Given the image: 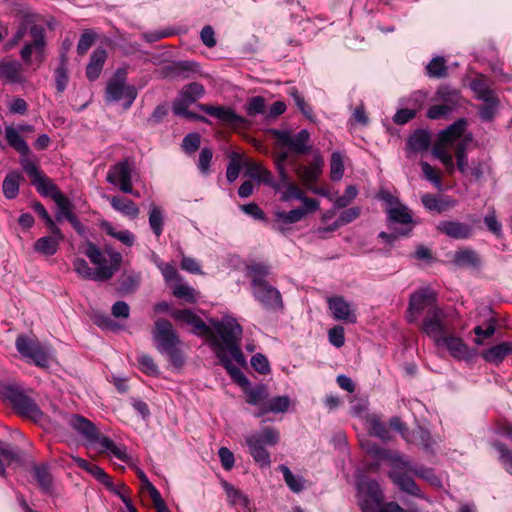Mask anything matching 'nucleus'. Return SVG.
Returning <instances> with one entry per match:
<instances>
[{
  "label": "nucleus",
  "instance_id": "obj_12",
  "mask_svg": "<svg viewBox=\"0 0 512 512\" xmlns=\"http://www.w3.org/2000/svg\"><path fill=\"white\" fill-rule=\"evenodd\" d=\"M68 424L89 443L99 442L102 438L96 425L79 414H72L68 419Z\"/></svg>",
  "mask_w": 512,
  "mask_h": 512
},
{
  "label": "nucleus",
  "instance_id": "obj_26",
  "mask_svg": "<svg viewBox=\"0 0 512 512\" xmlns=\"http://www.w3.org/2000/svg\"><path fill=\"white\" fill-rule=\"evenodd\" d=\"M106 58L107 52L103 48H97L92 52L86 67V76L90 81H95L99 78Z\"/></svg>",
  "mask_w": 512,
  "mask_h": 512
},
{
  "label": "nucleus",
  "instance_id": "obj_57",
  "mask_svg": "<svg viewBox=\"0 0 512 512\" xmlns=\"http://www.w3.org/2000/svg\"><path fill=\"white\" fill-rule=\"evenodd\" d=\"M426 98L427 94L425 92L415 91L407 99H403L401 103L410 109H415V113H417L424 106Z\"/></svg>",
  "mask_w": 512,
  "mask_h": 512
},
{
  "label": "nucleus",
  "instance_id": "obj_24",
  "mask_svg": "<svg viewBox=\"0 0 512 512\" xmlns=\"http://www.w3.org/2000/svg\"><path fill=\"white\" fill-rule=\"evenodd\" d=\"M205 94V88L198 82H192L184 85L180 90L179 97L173 104L191 105Z\"/></svg>",
  "mask_w": 512,
  "mask_h": 512
},
{
  "label": "nucleus",
  "instance_id": "obj_29",
  "mask_svg": "<svg viewBox=\"0 0 512 512\" xmlns=\"http://www.w3.org/2000/svg\"><path fill=\"white\" fill-rule=\"evenodd\" d=\"M73 461L77 464L78 467L92 474L99 482L105 485L107 489L113 488V482L111 477L102 468L95 464H91L85 459H82L77 456H73Z\"/></svg>",
  "mask_w": 512,
  "mask_h": 512
},
{
  "label": "nucleus",
  "instance_id": "obj_31",
  "mask_svg": "<svg viewBox=\"0 0 512 512\" xmlns=\"http://www.w3.org/2000/svg\"><path fill=\"white\" fill-rule=\"evenodd\" d=\"M110 204L114 210L132 219L137 218L140 212L137 205L128 198L113 196L110 198Z\"/></svg>",
  "mask_w": 512,
  "mask_h": 512
},
{
  "label": "nucleus",
  "instance_id": "obj_5",
  "mask_svg": "<svg viewBox=\"0 0 512 512\" xmlns=\"http://www.w3.org/2000/svg\"><path fill=\"white\" fill-rule=\"evenodd\" d=\"M6 400L20 416L30 419L35 423L41 422L45 418L35 399L29 392L18 386H8L4 392Z\"/></svg>",
  "mask_w": 512,
  "mask_h": 512
},
{
  "label": "nucleus",
  "instance_id": "obj_20",
  "mask_svg": "<svg viewBox=\"0 0 512 512\" xmlns=\"http://www.w3.org/2000/svg\"><path fill=\"white\" fill-rule=\"evenodd\" d=\"M439 345L447 348L451 356L458 360H468L473 356V352L459 337L444 335Z\"/></svg>",
  "mask_w": 512,
  "mask_h": 512
},
{
  "label": "nucleus",
  "instance_id": "obj_62",
  "mask_svg": "<svg viewBox=\"0 0 512 512\" xmlns=\"http://www.w3.org/2000/svg\"><path fill=\"white\" fill-rule=\"evenodd\" d=\"M247 402L251 405H258L268 398V391L264 385L247 390Z\"/></svg>",
  "mask_w": 512,
  "mask_h": 512
},
{
  "label": "nucleus",
  "instance_id": "obj_41",
  "mask_svg": "<svg viewBox=\"0 0 512 512\" xmlns=\"http://www.w3.org/2000/svg\"><path fill=\"white\" fill-rule=\"evenodd\" d=\"M405 441L415 445H420L424 449H429L431 447V435L429 431L422 427L409 431L408 434L405 435Z\"/></svg>",
  "mask_w": 512,
  "mask_h": 512
},
{
  "label": "nucleus",
  "instance_id": "obj_35",
  "mask_svg": "<svg viewBox=\"0 0 512 512\" xmlns=\"http://www.w3.org/2000/svg\"><path fill=\"white\" fill-rule=\"evenodd\" d=\"M101 228L106 232L107 235L117 239L127 247H131L135 243V235L129 230L117 231L115 227L108 221H103L101 223Z\"/></svg>",
  "mask_w": 512,
  "mask_h": 512
},
{
  "label": "nucleus",
  "instance_id": "obj_64",
  "mask_svg": "<svg viewBox=\"0 0 512 512\" xmlns=\"http://www.w3.org/2000/svg\"><path fill=\"white\" fill-rule=\"evenodd\" d=\"M494 448L499 452V459L505 469L512 474V451L508 450L504 444L496 442Z\"/></svg>",
  "mask_w": 512,
  "mask_h": 512
},
{
  "label": "nucleus",
  "instance_id": "obj_23",
  "mask_svg": "<svg viewBox=\"0 0 512 512\" xmlns=\"http://www.w3.org/2000/svg\"><path fill=\"white\" fill-rule=\"evenodd\" d=\"M435 100L446 106L452 112L462 105L463 98L460 92L449 86H440L435 93Z\"/></svg>",
  "mask_w": 512,
  "mask_h": 512
},
{
  "label": "nucleus",
  "instance_id": "obj_32",
  "mask_svg": "<svg viewBox=\"0 0 512 512\" xmlns=\"http://www.w3.org/2000/svg\"><path fill=\"white\" fill-rule=\"evenodd\" d=\"M306 215V211L302 208H296L290 210L289 212L281 211L276 213V222L274 224V229L283 232L284 228L281 226L283 224H294L302 220V218Z\"/></svg>",
  "mask_w": 512,
  "mask_h": 512
},
{
  "label": "nucleus",
  "instance_id": "obj_11",
  "mask_svg": "<svg viewBox=\"0 0 512 512\" xmlns=\"http://www.w3.org/2000/svg\"><path fill=\"white\" fill-rule=\"evenodd\" d=\"M273 135L282 146H287L291 151L296 154H305L309 151L310 133L303 129L296 135H291L289 131L274 130Z\"/></svg>",
  "mask_w": 512,
  "mask_h": 512
},
{
  "label": "nucleus",
  "instance_id": "obj_39",
  "mask_svg": "<svg viewBox=\"0 0 512 512\" xmlns=\"http://www.w3.org/2000/svg\"><path fill=\"white\" fill-rule=\"evenodd\" d=\"M33 472L40 488L46 493L51 492L53 480L48 466L45 464L34 465Z\"/></svg>",
  "mask_w": 512,
  "mask_h": 512
},
{
  "label": "nucleus",
  "instance_id": "obj_63",
  "mask_svg": "<svg viewBox=\"0 0 512 512\" xmlns=\"http://www.w3.org/2000/svg\"><path fill=\"white\" fill-rule=\"evenodd\" d=\"M173 295L177 298L184 299L188 303L196 301L195 290L187 284H178L173 288Z\"/></svg>",
  "mask_w": 512,
  "mask_h": 512
},
{
  "label": "nucleus",
  "instance_id": "obj_46",
  "mask_svg": "<svg viewBox=\"0 0 512 512\" xmlns=\"http://www.w3.org/2000/svg\"><path fill=\"white\" fill-rule=\"evenodd\" d=\"M448 144H442L440 141L433 147L432 154L439 159L442 164L445 166L446 171L449 174H453L455 171V166L453 162V158L451 154L448 152L447 147Z\"/></svg>",
  "mask_w": 512,
  "mask_h": 512
},
{
  "label": "nucleus",
  "instance_id": "obj_42",
  "mask_svg": "<svg viewBox=\"0 0 512 512\" xmlns=\"http://www.w3.org/2000/svg\"><path fill=\"white\" fill-rule=\"evenodd\" d=\"M149 226L155 236L159 237L162 234L164 227V212L155 204H151L149 209Z\"/></svg>",
  "mask_w": 512,
  "mask_h": 512
},
{
  "label": "nucleus",
  "instance_id": "obj_28",
  "mask_svg": "<svg viewBox=\"0 0 512 512\" xmlns=\"http://www.w3.org/2000/svg\"><path fill=\"white\" fill-rule=\"evenodd\" d=\"M467 127V120L460 118L446 129L439 133L438 139L442 144L452 145L464 133Z\"/></svg>",
  "mask_w": 512,
  "mask_h": 512
},
{
  "label": "nucleus",
  "instance_id": "obj_2",
  "mask_svg": "<svg viewBox=\"0 0 512 512\" xmlns=\"http://www.w3.org/2000/svg\"><path fill=\"white\" fill-rule=\"evenodd\" d=\"M367 451L376 458L387 459L391 462L392 469L389 472V477L401 491L423 498L419 486L414 481V464L411 461L400 454L391 453L375 445L368 447Z\"/></svg>",
  "mask_w": 512,
  "mask_h": 512
},
{
  "label": "nucleus",
  "instance_id": "obj_18",
  "mask_svg": "<svg viewBox=\"0 0 512 512\" xmlns=\"http://www.w3.org/2000/svg\"><path fill=\"white\" fill-rule=\"evenodd\" d=\"M74 271L82 278L94 281H107L111 279L109 269L97 267L91 268L83 258H75L73 261Z\"/></svg>",
  "mask_w": 512,
  "mask_h": 512
},
{
  "label": "nucleus",
  "instance_id": "obj_1",
  "mask_svg": "<svg viewBox=\"0 0 512 512\" xmlns=\"http://www.w3.org/2000/svg\"><path fill=\"white\" fill-rule=\"evenodd\" d=\"M189 325L193 327L195 334L210 336L212 349L220 360V363L239 385L242 387L247 386L249 384L248 379L233 363V361L239 365L246 363L240 348L243 333L241 325L233 318L223 321H212V326L217 336L214 335L212 329L196 314Z\"/></svg>",
  "mask_w": 512,
  "mask_h": 512
},
{
  "label": "nucleus",
  "instance_id": "obj_3",
  "mask_svg": "<svg viewBox=\"0 0 512 512\" xmlns=\"http://www.w3.org/2000/svg\"><path fill=\"white\" fill-rule=\"evenodd\" d=\"M153 339L156 342L157 349L162 354H166L175 367H181L184 364L185 359L179 349L181 341L169 321L159 319L155 322Z\"/></svg>",
  "mask_w": 512,
  "mask_h": 512
},
{
  "label": "nucleus",
  "instance_id": "obj_54",
  "mask_svg": "<svg viewBox=\"0 0 512 512\" xmlns=\"http://www.w3.org/2000/svg\"><path fill=\"white\" fill-rule=\"evenodd\" d=\"M56 88L59 92H63L68 83L67 75V59L62 55L60 65L55 70Z\"/></svg>",
  "mask_w": 512,
  "mask_h": 512
},
{
  "label": "nucleus",
  "instance_id": "obj_44",
  "mask_svg": "<svg viewBox=\"0 0 512 512\" xmlns=\"http://www.w3.org/2000/svg\"><path fill=\"white\" fill-rule=\"evenodd\" d=\"M21 175L18 172H10L3 181V193L7 199H13L18 195Z\"/></svg>",
  "mask_w": 512,
  "mask_h": 512
},
{
  "label": "nucleus",
  "instance_id": "obj_7",
  "mask_svg": "<svg viewBox=\"0 0 512 512\" xmlns=\"http://www.w3.org/2000/svg\"><path fill=\"white\" fill-rule=\"evenodd\" d=\"M17 351L40 368L49 366V351L36 338L19 335L15 342Z\"/></svg>",
  "mask_w": 512,
  "mask_h": 512
},
{
  "label": "nucleus",
  "instance_id": "obj_22",
  "mask_svg": "<svg viewBox=\"0 0 512 512\" xmlns=\"http://www.w3.org/2000/svg\"><path fill=\"white\" fill-rule=\"evenodd\" d=\"M0 78L8 83L16 84L24 81L22 64L16 60L0 61Z\"/></svg>",
  "mask_w": 512,
  "mask_h": 512
},
{
  "label": "nucleus",
  "instance_id": "obj_19",
  "mask_svg": "<svg viewBox=\"0 0 512 512\" xmlns=\"http://www.w3.org/2000/svg\"><path fill=\"white\" fill-rule=\"evenodd\" d=\"M329 309L336 320L348 323L356 322V315L351 309L350 304L341 296H335L328 299Z\"/></svg>",
  "mask_w": 512,
  "mask_h": 512
},
{
  "label": "nucleus",
  "instance_id": "obj_14",
  "mask_svg": "<svg viewBox=\"0 0 512 512\" xmlns=\"http://www.w3.org/2000/svg\"><path fill=\"white\" fill-rule=\"evenodd\" d=\"M387 225L389 229H406L409 233L413 228V218L410 209L402 204L392 208H386Z\"/></svg>",
  "mask_w": 512,
  "mask_h": 512
},
{
  "label": "nucleus",
  "instance_id": "obj_52",
  "mask_svg": "<svg viewBox=\"0 0 512 512\" xmlns=\"http://www.w3.org/2000/svg\"><path fill=\"white\" fill-rule=\"evenodd\" d=\"M454 261L459 266L477 267L480 263L477 254L470 249L456 252Z\"/></svg>",
  "mask_w": 512,
  "mask_h": 512
},
{
  "label": "nucleus",
  "instance_id": "obj_60",
  "mask_svg": "<svg viewBox=\"0 0 512 512\" xmlns=\"http://www.w3.org/2000/svg\"><path fill=\"white\" fill-rule=\"evenodd\" d=\"M16 452L9 445L0 444V476H5V464H10L17 460Z\"/></svg>",
  "mask_w": 512,
  "mask_h": 512
},
{
  "label": "nucleus",
  "instance_id": "obj_40",
  "mask_svg": "<svg viewBox=\"0 0 512 512\" xmlns=\"http://www.w3.org/2000/svg\"><path fill=\"white\" fill-rule=\"evenodd\" d=\"M36 187L37 191L45 197H50L55 201L58 195H62L63 193L58 189V187L45 176H41L37 181L33 183Z\"/></svg>",
  "mask_w": 512,
  "mask_h": 512
},
{
  "label": "nucleus",
  "instance_id": "obj_45",
  "mask_svg": "<svg viewBox=\"0 0 512 512\" xmlns=\"http://www.w3.org/2000/svg\"><path fill=\"white\" fill-rule=\"evenodd\" d=\"M229 164L227 166L226 170V177L228 182L232 183L234 182L240 173V170L242 166H244V157L242 154L234 151L229 156Z\"/></svg>",
  "mask_w": 512,
  "mask_h": 512
},
{
  "label": "nucleus",
  "instance_id": "obj_36",
  "mask_svg": "<svg viewBox=\"0 0 512 512\" xmlns=\"http://www.w3.org/2000/svg\"><path fill=\"white\" fill-rule=\"evenodd\" d=\"M5 136L8 144L12 146L21 156H28L30 148L19 132L13 127H6Z\"/></svg>",
  "mask_w": 512,
  "mask_h": 512
},
{
  "label": "nucleus",
  "instance_id": "obj_58",
  "mask_svg": "<svg viewBox=\"0 0 512 512\" xmlns=\"http://www.w3.org/2000/svg\"><path fill=\"white\" fill-rule=\"evenodd\" d=\"M420 166L422 169L423 177L433 183V185L438 189H442L441 178L437 172V170L432 167L429 163L425 161H420Z\"/></svg>",
  "mask_w": 512,
  "mask_h": 512
},
{
  "label": "nucleus",
  "instance_id": "obj_21",
  "mask_svg": "<svg viewBox=\"0 0 512 512\" xmlns=\"http://www.w3.org/2000/svg\"><path fill=\"white\" fill-rule=\"evenodd\" d=\"M30 35L32 37L31 43H26L20 51L21 58L25 63H30L31 54L33 50L41 53L45 45L44 41V29L39 25H32L29 28Z\"/></svg>",
  "mask_w": 512,
  "mask_h": 512
},
{
  "label": "nucleus",
  "instance_id": "obj_49",
  "mask_svg": "<svg viewBox=\"0 0 512 512\" xmlns=\"http://www.w3.org/2000/svg\"><path fill=\"white\" fill-rule=\"evenodd\" d=\"M367 423L369 425V432L371 435L376 436L383 441H388L391 439L389 429L383 422L380 421L378 416H370L367 420Z\"/></svg>",
  "mask_w": 512,
  "mask_h": 512
},
{
  "label": "nucleus",
  "instance_id": "obj_33",
  "mask_svg": "<svg viewBox=\"0 0 512 512\" xmlns=\"http://www.w3.org/2000/svg\"><path fill=\"white\" fill-rule=\"evenodd\" d=\"M280 183L282 186L281 200L284 202L291 201L292 199L300 200L303 198V192L299 189V187L290 181L287 172H281Z\"/></svg>",
  "mask_w": 512,
  "mask_h": 512
},
{
  "label": "nucleus",
  "instance_id": "obj_9",
  "mask_svg": "<svg viewBox=\"0 0 512 512\" xmlns=\"http://www.w3.org/2000/svg\"><path fill=\"white\" fill-rule=\"evenodd\" d=\"M133 166L128 159H125L110 167L106 180L110 184L119 185L124 193L134 194L131 182Z\"/></svg>",
  "mask_w": 512,
  "mask_h": 512
},
{
  "label": "nucleus",
  "instance_id": "obj_56",
  "mask_svg": "<svg viewBox=\"0 0 512 512\" xmlns=\"http://www.w3.org/2000/svg\"><path fill=\"white\" fill-rule=\"evenodd\" d=\"M413 471L415 477L421 478L433 486H440L441 481L434 473L433 469L414 464Z\"/></svg>",
  "mask_w": 512,
  "mask_h": 512
},
{
  "label": "nucleus",
  "instance_id": "obj_25",
  "mask_svg": "<svg viewBox=\"0 0 512 512\" xmlns=\"http://www.w3.org/2000/svg\"><path fill=\"white\" fill-rule=\"evenodd\" d=\"M198 71V65L195 62L179 61L174 62L165 68V76L171 78L187 79Z\"/></svg>",
  "mask_w": 512,
  "mask_h": 512
},
{
  "label": "nucleus",
  "instance_id": "obj_15",
  "mask_svg": "<svg viewBox=\"0 0 512 512\" xmlns=\"http://www.w3.org/2000/svg\"><path fill=\"white\" fill-rule=\"evenodd\" d=\"M48 229L51 235L40 237L33 244L34 251L45 257L55 255L59 250L60 243L64 240V235L59 227L58 233L53 228Z\"/></svg>",
  "mask_w": 512,
  "mask_h": 512
},
{
  "label": "nucleus",
  "instance_id": "obj_53",
  "mask_svg": "<svg viewBox=\"0 0 512 512\" xmlns=\"http://www.w3.org/2000/svg\"><path fill=\"white\" fill-rule=\"evenodd\" d=\"M295 172L303 184L309 189L312 188V185L318 180L320 175L319 172L315 171L310 166H299L296 168Z\"/></svg>",
  "mask_w": 512,
  "mask_h": 512
},
{
  "label": "nucleus",
  "instance_id": "obj_51",
  "mask_svg": "<svg viewBox=\"0 0 512 512\" xmlns=\"http://www.w3.org/2000/svg\"><path fill=\"white\" fill-rule=\"evenodd\" d=\"M98 443L104 450L109 451L117 459L123 462H126L128 460V455L126 453L125 447L117 446L110 438L102 436Z\"/></svg>",
  "mask_w": 512,
  "mask_h": 512
},
{
  "label": "nucleus",
  "instance_id": "obj_16",
  "mask_svg": "<svg viewBox=\"0 0 512 512\" xmlns=\"http://www.w3.org/2000/svg\"><path fill=\"white\" fill-rule=\"evenodd\" d=\"M437 230L456 240L467 239L473 234V227L470 224L457 220L440 221L437 225Z\"/></svg>",
  "mask_w": 512,
  "mask_h": 512
},
{
  "label": "nucleus",
  "instance_id": "obj_50",
  "mask_svg": "<svg viewBox=\"0 0 512 512\" xmlns=\"http://www.w3.org/2000/svg\"><path fill=\"white\" fill-rule=\"evenodd\" d=\"M278 469L282 472L284 481L290 490L299 493L304 489V479L301 476L293 475L289 467L284 464L280 465Z\"/></svg>",
  "mask_w": 512,
  "mask_h": 512
},
{
  "label": "nucleus",
  "instance_id": "obj_6",
  "mask_svg": "<svg viewBox=\"0 0 512 512\" xmlns=\"http://www.w3.org/2000/svg\"><path fill=\"white\" fill-rule=\"evenodd\" d=\"M127 72L125 69H118L106 86V100L107 102H118L123 100V107L128 109L135 101L138 92L137 89L126 83Z\"/></svg>",
  "mask_w": 512,
  "mask_h": 512
},
{
  "label": "nucleus",
  "instance_id": "obj_34",
  "mask_svg": "<svg viewBox=\"0 0 512 512\" xmlns=\"http://www.w3.org/2000/svg\"><path fill=\"white\" fill-rule=\"evenodd\" d=\"M358 490L360 493L367 495L374 503H382L384 495L377 481L364 479L358 483Z\"/></svg>",
  "mask_w": 512,
  "mask_h": 512
},
{
  "label": "nucleus",
  "instance_id": "obj_61",
  "mask_svg": "<svg viewBox=\"0 0 512 512\" xmlns=\"http://www.w3.org/2000/svg\"><path fill=\"white\" fill-rule=\"evenodd\" d=\"M455 156L457 160V168L461 173H466L468 170V157L466 155V141H461L456 144Z\"/></svg>",
  "mask_w": 512,
  "mask_h": 512
},
{
  "label": "nucleus",
  "instance_id": "obj_55",
  "mask_svg": "<svg viewBox=\"0 0 512 512\" xmlns=\"http://www.w3.org/2000/svg\"><path fill=\"white\" fill-rule=\"evenodd\" d=\"M268 267L262 263H253L248 267V274L251 278L252 288L256 287V281L267 282L265 277L268 275Z\"/></svg>",
  "mask_w": 512,
  "mask_h": 512
},
{
  "label": "nucleus",
  "instance_id": "obj_17",
  "mask_svg": "<svg viewBox=\"0 0 512 512\" xmlns=\"http://www.w3.org/2000/svg\"><path fill=\"white\" fill-rule=\"evenodd\" d=\"M198 108L227 125L237 126L245 122V119L237 115L231 108L212 106L209 104H198Z\"/></svg>",
  "mask_w": 512,
  "mask_h": 512
},
{
  "label": "nucleus",
  "instance_id": "obj_13",
  "mask_svg": "<svg viewBox=\"0 0 512 512\" xmlns=\"http://www.w3.org/2000/svg\"><path fill=\"white\" fill-rule=\"evenodd\" d=\"M436 300V294L430 288H422L410 297L409 309L407 319L409 322H413L416 318L415 314H419L427 307H433Z\"/></svg>",
  "mask_w": 512,
  "mask_h": 512
},
{
  "label": "nucleus",
  "instance_id": "obj_8",
  "mask_svg": "<svg viewBox=\"0 0 512 512\" xmlns=\"http://www.w3.org/2000/svg\"><path fill=\"white\" fill-rule=\"evenodd\" d=\"M422 329L436 344H440L441 338L448 332L444 311L437 306L430 307L423 320Z\"/></svg>",
  "mask_w": 512,
  "mask_h": 512
},
{
  "label": "nucleus",
  "instance_id": "obj_38",
  "mask_svg": "<svg viewBox=\"0 0 512 512\" xmlns=\"http://www.w3.org/2000/svg\"><path fill=\"white\" fill-rule=\"evenodd\" d=\"M57 205L58 211L55 215V219L57 222H62L66 219L70 222V219L76 217L73 212V204L72 202L64 195H58L57 199L54 201Z\"/></svg>",
  "mask_w": 512,
  "mask_h": 512
},
{
  "label": "nucleus",
  "instance_id": "obj_30",
  "mask_svg": "<svg viewBox=\"0 0 512 512\" xmlns=\"http://www.w3.org/2000/svg\"><path fill=\"white\" fill-rule=\"evenodd\" d=\"M431 143L430 135L424 130H418L407 140L408 157L412 153L416 154L428 150Z\"/></svg>",
  "mask_w": 512,
  "mask_h": 512
},
{
  "label": "nucleus",
  "instance_id": "obj_37",
  "mask_svg": "<svg viewBox=\"0 0 512 512\" xmlns=\"http://www.w3.org/2000/svg\"><path fill=\"white\" fill-rule=\"evenodd\" d=\"M82 247L83 252L88 257L90 262L97 267L109 266L107 264L104 252L93 242L87 240Z\"/></svg>",
  "mask_w": 512,
  "mask_h": 512
},
{
  "label": "nucleus",
  "instance_id": "obj_59",
  "mask_svg": "<svg viewBox=\"0 0 512 512\" xmlns=\"http://www.w3.org/2000/svg\"><path fill=\"white\" fill-rule=\"evenodd\" d=\"M344 173L342 156L339 152H334L330 160V175L334 181L340 180Z\"/></svg>",
  "mask_w": 512,
  "mask_h": 512
},
{
  "label": "nucleus",
  "instance_id": "obj_10",
  "mask_svg": "<svg viewBox=\"0 0 512 512\" xmlns=\"http://www.w3.org/2000/svg\"><path fill=\"white\" fill-rule=\"evenodd\" d=\"M255 281L256 287L252 288V292L256 300H258L266 309H282L283 301L280 291L268 282Z\"/></svg>",
  "mask_w": 512,
  "mask_h": 512
},
{
  "label": "nucleus",
  "instance_id": "obj_43",
  "mask_svg": "<svg viewBox=\"0 0 512 512\" xmlns=\"http://www.w3.org/2000/svg\"><path fill=\"white\" fill-rule=\"evenodd\" d=\"M141 282L140 273H123L119 278V290L124 294L133 293Z\"/></svg>",
  "mask_w": 512,
  "mask_h": 512
},
{
  "label": "nucleus",
  "instance_id": "obj_27",
  "mask_svg": "<svg viewBox=\"0 0 512 512\" xmlns=\"http://www.w3.org/2000/svg\"><path fill=\"white\" fill-rule=\"evenodd\" d=\"M509 355H512V342H502L482 353L485 361L495 365H499Z\"/></svg>",
  "mask_w": 512,
  "mask_h": 512
},
{
  "label": "nucleus",
  "instance_id": "obj_4",
  "mask_svg": "<svg viewBox=\"0 0 512 512\" xmlns=\"http://www.w3.org/2000/svg\"><path fill=\"white\" fill-rule=\"evenodd\" d=\"M280 439V433L272 427H265L261 432L245 436V442L253 460L260 467H269L271 464L270 453L265 445L275 446Z\"/></svg>",
  "mask_w": 512,
  "mask_h": 512
},
{
  "label": "nucleus",
  "instance_id": "obj_48",
  "mask_svg": "<svg viewBox=\"0 0 512 512\" xmlns=\"http://www.w3.org/2000/svg\"><path fill=\"white\" fill-rule=\"evenodd\" d=\"M447 71L446 60L441 56L434 57L426 66V73L431 78H444Z\"/></svg>",
  "mask_w": 512,
  "mask_h": 512
},
{
  "label": "nucleus",
  "instance_id": "obj_47",
  "mask_svg": "<svg viewBox=\"0 0 512 512\" xmlns=\"http://www.w3.org/2000/svg\"><path fill=\"white\" fill-rule=\"evenodd\" d=\"M223 488L227 494L229 502L232 505H239L245 510H249V499L243 494L240 490L236 489L234 486L229 484L228 482H223Z\"/></svg>",
  "mask_w": 512,
  "mask_h": 512
}]
</instances>
